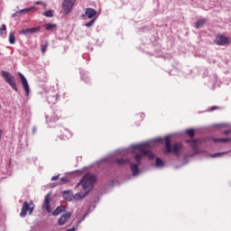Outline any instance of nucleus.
Masks as SVG:
<instances>
[{"mask_svg": "<svg viewBox=\"0 0 231 231\" xmlns=\"http://www.w3.org/2000/svg\"><path fill=\"white\" fill-rule=\"evenodd\" d=\"M97 182V177L91 173H87L85 176L78 182L76 185V189H79L80 185L82 186L83 191L76 193L73 198L76 201L80 199H84L91 189H93V185Z\"/></svg>", "mask_w": 231, "mask_h": 231, "instance_id": "nucleus-1", "label": "nucleus"}, {"mask_svg": "<svg viewBox=\"0 0 231 231\" xmlns=\"http://www.w3.org/2000/svg\"><path fill=\"white\" fill-rule=\"evenodd\" d=\"M164 149L163 153L164 154H174V156H180V151H181L183 145L180 143H175L173 145L171 144V137L166 136L164 137Z\"/></svg>", "mask_w": 231, "mask_h": 231, "instance_id": "nucleus-2", "label": "nucleus"}, {"mask_svg": "<svg viewBox=\"0 0 231 231\" xmlns=\"http://www.w3.org/2000/svg\"><path fill=\"white\" fill-rule=\"evenodd\" d=\"M143 156H148L150 160H154V153H152V149L149 145L140 146L139 152H136L134 155V160L140 165V162Z\"/></svg>", "mask_w": 231, "mask_h": 231, "instance_id": "nucleus-3", "label": "nucleus"}, {"mask_svg": "<svg viewBox=\"0 0 231 231\" xmlns=\"http://www.w3.org/2000/svg\"><path fill=\"white\" fill-rule=\"evenodd\" d=\"M3 78L5 81L14 89V91H19V88H17V83L15 82V78L12 76V74L8 71H2Z\"/></svg>", "mask_w": 231, "mask_h": 231, "instance_id": "nucleus-4", "label": "nucleus"}, {"mask_svg": "<svg viewBox=\"0 0 231 231\" xmlns=\"http://www.w3.org/2000/svg\"><path fill=\"white\" fill-rule=\"evenodd\" d=\"M27 212H29V214H32V212H33V203H29L28 201H24L22 210L20 212V217H25Z\"/></svg>", "mask_w": 231, "mask_h": 231, "instance_id": "nucleus-5", "label": "nucleus"}, {"mask_svg": "<svg viewBox=\"0 0 231 231\" xmlns=\"http://www.w3.org/2000/svg\"><path fill=\"white\" fill-rule=\"evenodd\" d=\"M75 3H77V0H63L62 8L66 14L71 13V10H73V7L75 6Z\"/></svg>", "mask_w": 231, "mask_h": 231, "instance_id": "nucleus-6", "label": "nucleus"}, {"mask_svg": "<svg viewBox=\"0 0 231 231\" xmlns=\"http://www.w3.org/2000/svg\"><path fill=\"white\" fill-rule=\"evenodd\" d=\"M215 44L217 46H226V44H230V39L222 34H217L215 38Z\"/></svg>", "mask_w": 231, "mask_h": 231, "instance_id": "nucleus-7", "label": "nucleus"}, {"mask_svg": "<svg viewBox=\"0 0 231 231\" xmlns=\"http://www.w3.org/2000/svg\"><path fill=\"white\" fill-rule=\"evenodd\" d=\"M51 201V194L48 193L42 206V210H46L48 214H51V207L50 206Z\"/></svg>", "mask_w": 231, "mask_h": 231, "instance_id": "nucleus-8", "label": "nucleus"}, {"mask_svg": "<svg viewBox=\"0 0 231 231\" xmlns=\"http://www.w3.org/2000/svg\"><path fill=\"white\" fill-rule=\"evenodd\" d=\"M18 76L21 79L23 89L25 91L26 97H30V85H28V80L26 79V78L24 77V75H23V73L18 72Z\"/></svg>", "mask_w": 231, "mask_h": 231, "instance_id": "nucleus-9", "label": "nucleus"}, {"mask_svg": "<svg viewBox=\"0 0 231 231\" xmlns=\"http://www.w3.org/2000/svg\"><path fill=\"white\" fill-rule=\"evenodd\" d=\"M18 76L21 79L23 89L25 91L26 97H30V85H28V80L26 79V78L24 77V75H23V73L18 72Z\"/></svg>", "mask_w": 231, "mask_h": 231, "instance_id": "nucleus-10", "label": "nucleus"}, {"mask_svg": "<svg viewBox=\"0 0 231 231\" xmlns=\"http://www.w3.org/2000/svg\"><path fill=\"white\" fill-rule=\"evenodd\" d=\"M42 27L41 26H37V27H32V28H26L23 30H20L19 33L21 35H28V34H32V33H37L38 32H41Z\"/></svg>", "mask_w": 231, "mask_h": 231, "instance_id": "nucleus-11", "label": "nucleus"}, {"mask_svg": "<svg viewBox=\"0 0 231 231\" xmlns=\"http://www.w3.org/2000/svg\"><path fill=\"white\" fill-rule=\"evenodd\" d=\"M97 15V10L93 8H87L85 11V14L81 15V17L84 19L85 17H88V19H93Z\"/></svg>", "mask_w": 231, "mask_h": 231, "instance_id": "nucleus-12", "label": "nucleus"}, {"mask_svg": "<svg viewBox=\"0 0 231 231\" xmlns=\"http://www.w3.org/2000/svg\"><path fill=\"white\" fill-rule=\"evenodd\" d=\"M69 217H71V213H69V212L62 215L58 219V223H59L60 226H62V225H66L67 221L69 220Z\"/></svg>", "mask_w": 231, "mask_h": 231, "instance_id": "nucleus-13", "label": "nucleus"}, {"mask_svg": "<svg viewBox=\"0 0 231 231\" xmlns=\"http://www.w3.org/2000/svg\"><path fill=\"white\" fill-rule=\"evenodd\" d=\"M33 10V7L30 8H24L20 11H17L16 13L13 14L12 17H20L22 14H28V12H32Z\"/></svg>", "mask_w": 231, "mask_h": 231, "instance_id": "nucleus-14", "label": "nucleus"}, {"mask_svg": "<svg viewBox=\"0 0 231 231\" xmlns=\"http://www.w3.org/2000/svg\"><path fill=\"white\" fill-rule=\"evenodd\" d=\"M138 162L137 164H134L133 162H130V169L131 171L133 172V176H138V174L140 173V169L138 168Z\"/></svg>", "mask_w": 231, "mask_h": 231, "instance_id": "nucleus-15", "label": "nucleus"}, {"mask_svg": "<svg viewBox=\"0 0 231 231\" xmlns=\"http://www.w3.org/2000/svg\"><path fill=\"white\" fill-rule=\"evenodd\" d=\"M62 196L67 201H71V199H73L71 190L63 191Z\"/></svg>", "mask_w": 231, "mask_h": 231, "instance_id": "nucleus-16", "label": "nucleus"}, {"mask_svg": "<svg viewBox=\"0 0 231 231\" xmlns=\"http://www.w3.org/2000/svg\"><path fill=\"white\" fill-rule=\"evenodd\" d=\"M66 211V207L64 206H59L56 208V209L52 212V216H59V214H61V212Z\"/></svg>", "mask_w": 231, "mask_h": 231, "instance_id": "nucleus-17", "label": "nucleus"}, {"mask_svg": "<svg viewBox=\"0 0 231 231\" xmlns=\"http://www.w3.org/2000/svg\"><path fill=\"white\" fill-rule=\"evenodd\" d=\"M212 142L215 143H226L228 142H231L230 138H213Z\"/></svg>", "mask_w": 231, "mask_h": 231, "instance_id": "nucleus-18", "label": "nucleus"}, {"mask_svg": "<svg viewBox=\"0 0 231 231\" xmlns=\"http://www.w3.org/2000/svg\"><path fill=\"white\" fill-rule=\"evenodd\" d=\"M130 162H131V160H129L127 158H121V159L116 160V163H117V165H125V164L129 163Z\"/></svg>", "mask_w": 231, "mask_h": 231, "instance_id": "nucleus-19", "label": "nucleus"}, {"mask_svg": "<svg viewBox=\"0 0 231 231\" xmlns=\"http://www.w3.org/2000/svg\"><path fill=\"white\" fill-rule=\"evenodd\" d=\"M206 23H207V19L203 18L201 20H199L195 23V28H197V29L203 28V26H205Z\"/></svg>", "mask_w": 231, "mask_h": 231, "instance_id": "nucleus-20", "label": "nucleus"}, {"mask_svg": "<svg viewBox=\"0 0 231 231\" xmlns=\"http://www.w3.org/2000/svg\"><path fill=\"white\" fill-rule=\"evenodd\" d=\"M9 42L10 44H15V34L14 32L9 33Z\"/></svg>", "mask_w": 231, "mask_h": 231, "instance_id": "nucleus-21", "label": "nucleus"}, {"mask_svg": "<svg viewBox=\"0 0 231 231\" xmlns=\"http://www.w3.org/2000/svg\"><path fill=\"white\" fill-rule=\"evenodd\" d=\"M57 25L55 23H46L43 25V27L45 28V30H53V28H55Z\"/></svg>", "mask_w": 231, "mask_h": 231, "instance_id": "nucleus-22", "label": "nucleus"}, {"mask_svg": "<svg viewBox=\"0 0 231 231\" xmlns=\"http://www.w3.org/2000/svg\"><path fill=\"white\" fill-rule=\"evenodd\" d=\"M49 43L48 42H45L43 44H42L41 51L42 53H46V50H48Z\"/></svg>", "mask_w": 231, "mask_h": 231, "instance_id": "nucleus-23", "label": "nucleus"}, {"mask_svg": "<svg viewBox=\"0 0 231 231\" xmlns=\"http://www.w3.org/2000/svg\"><path fill=\"white\" fill-rule=\"evenodd\" d=\"M186 134H188L189 138H194V134H196V133L194 132V129H188L186 130Z\"/></svg>", "mask_w": 231, "mask_h": 231, "instance_id": "nucleus-24", "label": "nucleus"}, {"mask_svg": "<svg viewBox=\"0 0 231 231\" xmlns=\"http://www.w3.org/2000/svg\"><path fill=\"white\" fill-rule=\"evenodd\" d=\"M155 165L156 167H163V161L160 158L155 159Z\"/></svg>", "mask_w": 231, "mask_h": 231, "instance_id": "nucleus-25", "label": "nucleus"}, {"mask_svg": "<svg viewBox=\"0 0 231 231\" xmlns=\"http://www.w3.org/2000/svg\"><path fill=\"white\" fill-rule=\"evenodd\" d=\"M188 143H192V147H193V151H194V152L196 153V152H198V150H196V145H197V142H196V140H191V141H187Z\"/></svg>", "mask_w": 231, "mask_h": 231, "instance_id": "nucleus-26", "label": "nucleus"}, {"mask_svg": "<svg viewBox=\"0 0 231 231\" xmlns=\"http://www.w3.org/2000/svg\"><path fill=\"white\" fill-rule=\"evenodd\" d=\"M43 15H45V17H53V12L46 11L43 13Z\"/></svg>", "mask_w": 231, "mask_h": 231, "instance_id": "nucleus-27", "label": "nucleus"}, {"mask_svg": "<svg viewBox=\"0 0 231 231\" xmlns=\"http://www.w3.org/2000/svg\"><path fill=\"white\" fill-rule=\"evenodd\" d=\"M94 24H95V19H93L89 23H86L85 26H87V28H91V26H93Z\"/></svg>", "mask_w": 231, "mask_h": 231, "instance_id": "nucleus-28", "label": "nucleus"}, {"mask_svg": "<svg viewBox=\"0 0 231 231\" xmlns=\"http://www.w3.org/2000/svg\"><path fill=\"white\" fill-rule=\"evenodd\" d=\"M4 32H6V24H2V27L0 28V35H3Z\"/></svg>", "mask_w": 231, "mask_h": 231, "instance_id": "nucleus-29", "label": "nucleus"}, {"mask_svg": "<svg viewBox=\"0 0 231 231\" xmlns=\"http://www.w3.org/2000/svg\"><path fill=\"white\" fill-rule=\"evenodd\" d=\"M59 177H60V175L53 176V177L51 178V181H57V180H59Z\"/></svg>", "mask_w": 231, "mask_h": 231, "instance_id": "nucleus-30", "label": "nucleus"}, {"mask_svg": "<svg viewBox=\"0 0 231 231\" xmlns=\"http://www.w3.org/2000/svg\"><path fill=\"white\" fill-rule=\"evenodd\" d=\"M223 133H224V134L226 135V134H230L231 131L230 130H226V131H224Z\"/></svg>", "mask_w": 231, "mask_h": 231, "instance_id": "nucleus-31", "label": "nucleus"}, {"mask_svg": "<svg viewBox=\"0 0 231 231\" xmlns=\"http://www.w3.org/2000/svg\"><path fill=\"white\" fill-rule=\"evenodd\" d=\"M35 5H42V1H37L34 3Z\"/></svg>", "mask_w": 231, "mask_h": 231, "instance_id": "nucleus-32", "label": "nucleus"}, {"mask_svg": "<svg viewBox=\"0 0 231 231\" xmlns=\"http://www.w3.org/2000/svg\"><path fill=\"white\" fill-rule=\"evenodd\" d=\"M60 180L61 181H68V180L66 178H61Z\"/></svg>", "mask_w": 231, "mask_h": 231, "instance_id": "nucleus-33", "label": "nucleus"}, {"mask_svg": "<svg viewBox=\"0 0 231 231\" xmlns=\"http://www.w3.org/2000/svg\"><path fill=\"white\" fill-rule=\"evenodd\" d=\"M3 135V131L0 130V140H1V136Z\"/></svg>", "mask_w": 231, "mask_h": 231, "instance_id": "nucleus-34", "label": "nucleus"}, {"mask_svg": "<svg viewBox=\"0 0 231 231\" xmlns=\"http://www.w3.org/2000/svg\"><path fill=\"white\" fill-rule=\"evenodd\" d=\"M215 156H221V153H216Z\"/></svg>", "mask_w": 231, "mask_h": 231, "instance_id": "nucleus-35", "label": "nucleus"}]
</instances>
